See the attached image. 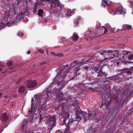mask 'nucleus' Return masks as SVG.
Masks as SVG:
<instances>
[{
	"label": "nucleus",
	"instance_id": "nucleus-33",
	"mask_svg": "<svg viewBox=\"0 0 133 133\" xmlns=\"http://www.w3.org/2000/svg\"><path fill=\"white\" fill-rule=\"evenodd\" d=\"M89 115L88 116L90 115V116H94V115H95L96 114V112L95 111H89Z\"/></svg>",
	"mask_w": 133,
	"mask_h": 133
},
{
	"label": "nucleus",
	"instance_id": "nucleus-26",
	"mask_svg": "<svg viewBox=\"0 0 133 133\" xmlns=\"http://www.w3.org/2000/svg\"><path fill=\"white\" fill-rule=\"evenodd\" d=\"M24 15L22 13H20L17 15V18L19 21L20 20H22L24 19Z\"/></svg>",
	"mask_w": 133,
	"mask_h": 133
},
{
	"label": "nucleus",
	"instance_id": "nucleus-2",
	"mask_svg": "<svg viewBox=\"0 0 133 133\" xmlns=\"http://www.w3.org/2000/svg\"><path fill=\"white\" fill-rule=\"evenodd\" d=\"M68 67H60L59 69V72L57 74V75L54 79L53 82L59 85H63L64 83V78L66 76V73L70 71L68 69Z\"/></svg>",
	"mask_w": 133,
	"mask_h": 133
},
{
	"label": "nucleus",
	"instance_id": "nucleus-46",
	"mask_svg": "<svg viewBox=\"0 0 133 133\" xmlns=\"http://www.w3.org/2000/svg\"><path fill=\"white\" fill-rule=\"evenodd\" d=\"M125 61L126 62H127V63H133V62H128V61Z\"/></svg>",
	"mask_w": 133,
	"mask_h": 133
},
{
	"label": "nucleus",
	"instance_id": "nucleus-20",
	"mask_svg": "<svg viewBox=\"0 0 133 133\" xmlns=\"http://www.w3.org/2000/svg\"><path fill=\"white\" fill-rule=\"evenodd\" d=\"M78 38V35L75 33H74L73 35L70 37V38L74 41H77Z\"/></svg>",
	"mask_w": 133,
	"mask_h": 133
},
{
	"label": "nucleus",
	"instance_id": "nucleus-24",
	"mask_svg": "<svg viewBox=\"0 0 133 133\" xmlns=\"http://www.w3.org/2000/svg\"><path fill=\"white\" fill-rule=\"evenodd\" d=\"M26 5L24 7V8L22 10V12L23 13H27L28 12V4L27 2H26Z\"/></svg>",
	"mask_w": 133,
	"mask_h": 133
},
{
	"label": "nucleus",
	"instance_id": "nucleus-4",
	"mask_svg": "<svg viewBox=\"0 0 133 133\" xmlns=\"http://www.w3.org/2000/svg\"><path fill=\"white\" fill-rule=\"evenodd\" d=\"M46 120H47L48 130L50 132L53 128L56 125V119L55 117L48 116V117L45 118Z\"/></svg>",
	"mask_w": 133,
	"mask_h": 133
},
{
	"label": "nucleus",
	"instance_id": "nucleus-28",
	"mask_svg": "<svg viewBox=\"0 0 133 133\" xmlns=\"http://www.w3.org/2000/svg\"><path fill=\"white\" fill-rule=\"evenodd\" d=\"M51 54L52 55L58 57H61L63 55V54L61 53L56 54L54 52H52Z\"/></svg>",
	"mask_w": 133,
	"mask_h": 133
},
{
	"label": "nucleus",
	"instance_id": "nucleus-34",
	"mask_svg": "<svg viewBox=\"0 0 133 133\" xmlns=\"http://www.w3.org/2000/svg\"><path fill=\"white\" fill-rule=\"evenodd\" d=\"M13 64V61H9L6 64L8 66H10L12 65Z\"/></svg>",
	"mask_w": 133,
	"mask_h": 133
},
{
	"label": "nucleus",
	"instance_id": "nucleus-32",
	"mask_svg": "<svg viewBox=\"0 0 133 133\" xmlns=\"http://www.w3.org/2000/svg\"><path fill=\"white\" fill-rule=\"evenodd\" d=\"M19 21V20L17 18H16L14 19L13 21L12 22V24L14 25L16 23H17L18 21Z\"/></svg>",
	"mask_w": 133,
	"mask_h": 133
},
{
	"label": "nucleus",
	"instance_id": "nucleus-17",
	"mask_svg": "<svg viewBox=\"0 0 133 133\" xmlns=\"http://www.w3.org/2000/svg\"><path fill=\"white\" fill-rule=\"evenodd\" d=\"M119 52L117 50H112V56L113 58L114 57L118 58V57Z\"/></svg>",
	"mask_w": 133,
	"mask_h": 133
},
{
	"label": "nucleus",
	"instance_id": "nucleus-36",
	"mask_svg": "<svg viewBox=\"0 0 133 133\" xmlns=\"http://www.w3.org/2000/svg\"><path fill=\"white\" fill-rule=\"evenodd\" d=\"M58 97L59 99L62 100L63 99L62 94L61 93H59L58 94Z\"/></svg>",
	"mask_w": 133,
	"mask_h": 133
},
{
	"label": "nucleus",
	"instance_id": "nucleus-44",
	"mask_svg": "<svg viewBox=\"0 0 133 133\" xmlns=\"http://www.w3.org/2000/svg\"><path fill=\"white\" fill-rule=\"evenodd\" d=\"M37 8V5L36 4H35L34 5V9H36Z\"/></svg>",
	"mask_w": 133,
	"mask_h": 133
},
{
	"label": "nucleus",
	"instance_id": "nucleus-55",
	"mask_svg": "<svg viewBox=\"0 0 133 133\" xmlns=\"http://www.w3.org/2000/svg\"><path fill=\"white\" fill-rule=\"evenodd\" d=\"M114 77H116V76H114Z\"/></svg>",
	"mask_w": 133,
	"mask_h": 133
},
{
	"label": "nucleus",
	"instance_id": "nucleus-13",
	"mask_svg": "<svg viewBox=\"0 0 133 133\" xmlns=\"http://www.w3.org/2000/svg\"><path fill=\"white\" fill-rule=\"evenodd\" d=\"M124 11L123 10V7L120 6L119 7L117 8L115 12L113 14L114 15L115 14L119 15L123 14L124 13Z\"/></svg>",
	"mask_w": 133,
	"mask_h": 133
},
{
	"label": "nucleus",
	"instance_id": "nucleus-19",
	"mask_svg": "<svg viewBox=\"0 0 133 133\" xmlns=\"http://www.w3.org/2000/svg\"><path fill=\"white\" fill-rule=\"evenodd\" d=\"M28 123V121L26 120H24L22 122V127H21L22 130H23L24 131V127H25L27 126Z\"/></svg>",
	"mask_w": 133,
	"mask_h": 133
},
{
	"label": "nucleus",
	"instance_id": "nucleus-51",
	"mask_svg": "<svg viewBox=\"0 0 133 133\" xmlns=\"http://www.w3.org/2000/svg\"><path fill=\"white\" fill-rule=\"evenodd\" d=\"M70 1H73L74 0H69Z\"/></svg>",
	"mask_w": 133,
	"mask_h": 133
},
{
	"label": "nucleus",
	"instance_id": "nucleus-9",
	"mask_svg": "<svg viewBox=\"0 0 133 133\" xmlns=\"http://www.w3.org/2000/svg\"><path fill=\"white\" fill-rule=\"evenodd\" d=\"M97 31L98 34L101 33L103 31L104 32V34H108L111 32L109 29H107L106 27L104 26H102L101 28L97 29Z\"/></svg>",
	"mask_w": 133,
	"mask_h": 133
},
{
	"label": "nucleus",
	"instance_id": "nucleus-25",
	"mask_svg": "<svg viewBox=\"0 0 133 133\" xmlns=\"http://www.w3.org/2000/svg\"><path fill=\"white\" fill-rule=\"evenodd\" d=\"M45 109V105L42 104V105H39L38 107V110L41 112L43 111Z\"/></svg>",
	"mask_w": 133,
	"mask_h": 133
},
{
	"label": "nucleus",
	"instance_id": "nucleus-21",
	"mask_svg": "<svg viewBox=\"0 0 133 133\" xmlns=\"http://www.w3.org/2000/svg\"><path fill=\"white\" fill-rule=\"evenodd\" d=\"M131 26L127 24H124L123 25V28L124 29L123 30L130 29L131 28ZM123 30V29L120 30L121 31Z\"/></svg>",
	"mask_w": 133,
	"mask_h": 133
},
{
	"label": "nucleus",
	"instance_id": "nucleus-22",
	"mask_svg": "<svg viewBox=\"0 0 133 133\" xmlns=\"http://www.w3.org/2000/svg\"><path fill=\"white\" fill-rule=\"evenodd\" d=\"M69 115L68 113H65L64 114L63 116V119L64 122L66 121L67 119H69Z\"/></svg>",
	"mask_w": 133,
	"mask_h": 133
},
{
	"label": "nucleus",
	"instance_id": "nucleus-29",
	"mask_svg": "<svg viewBox=\"0 0 133 133\" xmlns=\"http://www.w3.org/2000/svg\"><path fill=\"white\" fill-rule=\"evenodd\" d=\"M101 67H98L93 68V70H95V72L98 73L101 71Z\"/></svg>",
	"mask_w": 133,
	"mask_h": 133
},
{
	"label": "nucleus",
	"instance_id": "nucleus-3",
	"mask_svg": "<svg viewBox=\"0 0 133 133\" xmlns=\"http://www.w3.org/2000/svg\"><path fill=\"white\" fill-rule=\"evenodd\" d=\"M43 1H46L48 2L51 5V9L50 12L51 13H53L56 15L57 14L59 15V13H58V10L56 9L57 7L60 9H62L63 7V5L61 4L60 1L58 0H42Z\"/></svg>",
	"mask_w": 133,
	"mask_h": 133
},
{
	"label": "nucleus",
	"instance_id": "nucleus-53",
	"mask_svg": "<svg viewBox=\"0 0 133 133\" xmlns=\"http://www.w3.org/2000/svg\"><path fill=\"white\" fill-rule=\"evenodd\" d=\"M88 68L87 67H85V69H87Z\"/></svg>",
	"mask_w": 133,
	"mask_h": 133
},
{
	"label": "nucleus",
	"instance_id": "nucleus-31",
	"mask_svg": "<svg viewBox=\"0 0 133 133\" xmlns=\"http://www.w3.org/2000/svg\"><path fill=\"white\" fill-rule=\"evenodd\" d=\"M44 12L42 10L40 9L38 11V16H41V17L43 16V13Z\"/></svg>",
	"mask_w": 133,
	"mask_h": 133
},
{
	"label": "nucleus",
	"instance_id": "nucleus-12",
	"mask_svg": "<svg viewBox=\"0 0 133 133\" xmlns=\"http://www.w3.org/2000/svg\"><path fill=\"white\" fill-rule=\"evenodd\" d=\"M50 87H48L45 90H44L42 92V96H44L46 95L47 96H49L51 95L52 93L51 89H50Z\"/></svg>",
	"mask_w": 133,
	"mask_h": 133
},
{
	"label": "nucleus",
	"instance_id": "nucleus-56",
	"mask_svg": "<svg viewBox=\"0 0 133 133\" xmlns=\"http://www.w3.org/2000/svg\"><path fill=\"white\" fill-rule=\"evenodd\" d=\"M23 63H22V65H23Z\"/></svg>",
	"mask_w": 133,
	"mask_h": 133
},
{
	"label": "nucleus",
	"instance_id": "nucleus-49",
	"mask_svg": "<svg viewBox=\"0 0 133 133\" xmlns=\"http://www.w3.org/2000/svg\"><path fill=\"white\" fill-rule=\"evenodd\" d=\"M20 3V2H18V3H17V6H18V7H19V4Z\"/></svg>",
	"mask_w": 133,
	"mask_h": 133
},
{
	"label": "nucleus",
	"instance_id": "nucleus-1",
	"mask_svg": "<svg viewBox=\"0 0 133 133\" xmlns=\"http://www.w3.org/2000/svg\"><path fill=\"white\" fill-rule=\"evenodd\" d=\"M103 50H100L99 51L95 53L93 56L91 57L89 59L87 58L88 55L84 53L83 56L84 58V60L82 61L81 60H76L74 61V63L76 64L75 66L79 65L78 66H81L84 64L87 63V62H90V59H92L94 58H95L100 60V63L99 65V66H108V62L106 63L105 62V59L103 55Z\"/></svg>",
	"mask_w": 133,
	"mask_h": 133
},
{
	"label": "nucleus",
	"instance_id": "nucleus-7",
	"mask_svg": "<svg viewBox=\"0 0 133 133\" xmlns=\"http://www.w3.org/2000/svg\"><path fill=\"white\" fill-rule=\"evenodd\" d=\"M36 81L35 80H27L24 82V86L28 88H33L36 85Z\"/></svg>",
	"mask_w": 133,
	"mask_h": 133
},
{
	"label": "nucleus",
	"instance_id": "nucleus-30",
	"mask_svg": "<svg viewBox=\"0 0 133 133\" xmlns=\"http://www.w3.org/2000/svg\"><path fill=\"white\" fill-rule=\"evenodd\" d=\"M25 90L24 87H23L22 86L20 87L18 89V92L20 93H22Z\"/></svg>",
	"mask_w": 133,
	"mask_h": 133
},
{
	"label": "nucleus",
	"instance_id": "nucleus-41",
	"mask_svg": "<svg viewBox=\"0 0 133 133\" xmlns=\"http://www.w3.org/2000/svg\"><path fill=\"white\" fill-rule=\"evenodd\" d=\"M18 34V35L19 36H20L21 37H22L24 35L23 33L21 32H19Z\"/></svg>",
	"mask_w": 133,
	"mask_h": 133
},
{
	"label": "nucleus",
	"instance_id": "nucleus-5",
	"mask_svg": "<svg viewBox=\"0 0 133 133\" xmlns=\"http://www.w3.org/2000/svg\"><path fill=\"white\" fill-rule=\"evenodd\" d=\"M78 116H76L74 120H69L67 125V126L70 127L72 130H75V128L79 122L81 120L80 117L78 118Z\"/></svg>",
	"mask_w": 133,
	"mask_h": 133
},
{
	"label": "nucleus",
	"instance_id": "nucleus-18",
	"mask_svg": "<svg viewBox=\"0 0 133 133\" xmlns=\"http://www.w3.org/2000/svg\"><path fill=\"white\" fill-rule=\"evenodd\" d=\"M83 20L82 18L81 17H78V19L77 20H75V21H74L75 25L76 26H78L79 23L82 22Z\"/></svg>",
	"mask_w": 133,
	"mask_h": 133
},
{
	"label": "nucleus",
	"instance_id": "nucleus-58",
	"mask_svg": "<svg viewBox=\"0 0 133 133\" xmlns=\"http://www.w3.org/2000/svg\"><path fill=\"white\" fill-rule=\"evenodd\" d=\"M133 68V67H132Z\"/></svg>",
	"mask_w": 133,
	"mask_h": 133
},
{
	"label": "nucleus",
	"instance_id": "nucleus-38",
	"mask_svg": "<svg viewBox=\"0 0 133 133\" xmlns=\"http://www.w3.org/2000/svg\"><path fill=\"white\" fill-rule=\"evenodd\" d=\"M36 100L38 102H41V99L40 98V96H37L36 98Z\"/></svg>",
	"mask_w": 133,
	"mask_h": 133
},
{
	"label": "nucleus",
	"instance_id": "nucleus-45",
	"mask_svg": "<svg viewBox=\"0 0 133 133\" xmlns=\"http://www.w3.org/2000/svg\"><path fill=\"white\" fill-rule=\"evenodd\" d=\"M13 12L14 14H16L17 13V12L15 10H14V11H13Z\"/></svg>",
	"mask_w": 133,
	"mask_h": 133
},
{
	"label": "nucleus",
	"instance_id": "nucleus-16",
	"mask_svg": "<svg viewBox=\"0 0 133 133\" xmlns=\"http://www.w3.org/2000/svg\"><path fill=\"white\" fill-rule=\"evenodd\" d=\"M111 4V2L108 0H103L102 4V6L104 7H105L106 6H109L110 4Z\"/></svg>",
	"mask_w": 133,
	"mask_h": 133
},
{
	"label": "nucleus",
	"instance_id": "nucleus-50",
	"mask_svg": "<svg viewBox=\"0 0 133 133\" xmlns=\"http://www.w3.org/2000/svg\"><path fill=\"white\" fill-rule=\"evenodd\" d=\"M45 62H43V63H41V65H43V64H45Z\"/></svg>",
	"mask_w": 133,
	"mask_h": 133
},
{
	"label": "nucleus",
	"instance_id": "nucleus-40",
	"mask_svg": "<svg viewBox=\"0 0 133 133\" xmlns=\"http://www.w3.org/2000/svg\"><path fill=\"white\" fill-rule=\"evenodd\" d=\"M115 64H116L118 66H119L121 64V63H120L119 62L116 61L115 62Z\"/></svg>",
	"mask_w": 133,
	"mask_h": 133
},
{
	"label": "nucleus",
	"instance_id": "nucleus-43",
	"mask_svg": "<svg viewBox=\"0 0 133 133\" xmlns=\"http://www.w3.org/2000/svg\"><path fill=\"white\" fill-rule=\"evenodd\" d=\"M38 51L39 52H41L42 54L44 53V51L41 49H40Z\"/></svg>",
	"mask_w": 133,
	"mask_h": 133
},
{
	"label": "nucleus",
	"instance_id": "nucleus-37",
	"mask_svg": "<svg viewBox=\"0 0 133 133\" xmlns=\"http://www.w3.org/2000/svg\"><path fill=\"white\" fill-rule=\"evenodd\" d=\"M73 12L71 10H68L67 12V14H66V15H68L69 16H71V15H70V14L71 13H73Z\"/></svg>",
	"mask_w": 133,
	"mask_h": 133
},
{
	"label": "nucleus",
	"instance_id": "nucleus-27",
	"mask_svg": "<svg viewBox=\"0 0 133 133\" xmlns=\"http://www.w3.org/2000/svg\"><path fill=\"white\" fill-rule=\"evenodd\" d=\"M62 43L63 44H66L69 42V41L68 39L62 37Z\"/></svg>",
	"mask_w": 133,
	"mask_h": 133
},
{
	"label": "nucleus",
	"instance_id": "nucleus-35",
	"mask_svg": "<svg viewBox=\"0 0 133 133\" xmlns=\"http://www.w3.org/2000/svg\"><path fill=\"white\" fill-rule=\"evenodd\" d=\"M71 129V128L69 127H68L66 129L65 133H69L70 130Z\"/></svg>",
	"mask_w": 133,
	"mask_h": 133
},
{
	"label": "nucleus",
	"instance_id": "nucleus-52",
	"mask_svg": "<svg viewBox=\"0 0 133 133\" xmlns=\"http://www.w3.org/2000/svg\"><path fill=\"white\" fill-rule=\"evenodd\" d=\"M0 66L2 67V66H4L2 65H0Z\"/></svg>",
	"mask_w": 133,
	"mask_h": 133
},
{
	"label": "nucleus",
	"instance_id": "nucleus-8",
	"mask_svg": "<svg viewBox=\"0 0 133 133\" xmlns=\"http://www.w3.org/2000/svg\"><path fill=\"white\" fill-rule=\"evenodd\" d=\"M103 51L105 61L112 58V50H103Z\"/></svg>",
	"mask_w": 133,
	"mask_h": 133
},
{
	"label": "nucleus",
	"instance_id": "nucleus-54",
	"mask_svg": "<svg viewBox=\"0 0 133 133\" xmlns=\"http://www.w3.org/2000/svg\"><path fill=\"white\" fill-rule=\"evenodd\" d=\"M2 95V94H0V96H1Z\"/></svg>",
	"mask_w": 133,
	"mask_h": 133
},
{
	"label": "nucleus",
	"instance_id": "nucleus-57",
	"mask_svg": "<svg viewBox=\"0 0 133 133\" xmlns=\"http://www.w3.org/2000/svg\"><path fill=\"white\" fill-rule=\"evenodd\" d=\"M86 66H87V65H86Z\"/></svg>",
	"mask_w": 133,
	"mask_h": 133
},
{
	"label": "nucleus",
	"instance_id": "nucleus-6",
	"mask_svg": "<svg viewBox=\"0 0 133 133\" xmlns=\"http://www.w3.org/2000/svg\"><path fill=\"white\" fill-rule=\"evenodd\" d=\"M75 109H76L75 110L76 112V116H78V118L80 117L81 119H82V117L84 119V121H86V116L87 115V114L85 112H82L80 108L77 104H76L75 105H74Z\"/></svg>",
	"mask_w": 133,
	"mask_h": 133
},
{
	"label": "nucleus",
	"instance_id": "nucleus-14",
	"mask_svg": "<svg viewBox=\"0 0 133 133\" xmlns=\"http://www.w3.org/2000/svg\"><path fill=\"white\" fill-rule=\"evenodd\" d=\"M131 52L129 51H127V54L125 57V60L127 59L132 60L133 59V54L131 53Z\"/></svg>",
	"mask_w": 133,
	"mask_h": 133
},
{
	"label": "nucleus",
	"instance_id": "nucleus-15",
	"mask_svg": "<svg viewBox=\"0 0 133 133\" xmlns=\"http://www.w3.org/2000/svg\"><path fill=\"white\" fill-rule=\"evenodd\" d=\"M35 104L34 100L33 98H32L31 100V110L28 111L29 114L28 115L29 116H33V108L34 107L33 105Z\"/></svg>",
	"mask_w": 133,
	"mask_h": 133
},
{
	"label": "nucleus",
	"instance_id": "nucleus-42",
	"mask_svg": "<svg viewBox=\"0 0 133 133\" xmlns=\"http://www.w3.org/2000/svg\"><path fill=\"white\" fill-rule=\"evenodd\" d=\"M60 66H68V65H63V64H61V63H59V65Z\"/></svg>",
	"mask_w": 133,
	"mask_h": 133
},
{
	"label": "nucleus",
	"instance_id": "nucleus-48",
	"mask_svg": "<svg viewBox=\"0 0 133 133\" xmlns=\"http://www.w3.org/2000/svg\"><path fill=\"white\" fill-rule=\"evenodd\" d=\"M36 9H35L34 8V11H33V12H36Z\"/></svg>",
	"mask_w": 133,
	"mask_h": 133
},
{
	"label": "nucleus",
	"instance_id": "nucleus-23",
	"mask_svg": "<svg viewBox=\"0 0 133 133\" xmlns=\"http://www.w3.org/2000/svg\"><path fill=\"white\" fill-rule=\"evenodd\" d=\"M2 117L3 119V121L5 122L7 121L8 119V117L6 113L5 112L3 115Z\"/></svg>",
	"mask_w": 133,
	"mask_h": 133
},
{
	"label": "nucleus",
	"instance_id": "nucleus-11",
	"mask_svg": "<svg viewBox=\"0 0 133 133\" xmlns=\"http://www.w3.org/2000/svg\"><path fill=\"white\" fill-rule=\"evenodd\" d=\"M127 51L123 50L121 52H119L118 59H124V60H125L126 58L125 57L127 54Z\"/></svg>",
	"mask_w": 133,
	"mask_h": 133
},
{
	"label": "nucleus",
	"instance_id": "nucleus-39",
	"mask_svg": "<svg viewBox=\"0 0 133 133\" xmlns=\"http://www.w3.org/2000/svg\"><path fill=\"white\" fill-rule=\"evenodd\" d=\"M39 122L40 123H41L42 122V119H43L42 118V115L41 114L39 113Z\"/></svg>",
	"mask_w": 133,
	"mask_h": 133
},
{
	"label": "nucleus",
	"instance_id": "nucleus-10",
	"mask_svg": "<svg viewBox=\"0 0 133 133\" xmlns=\"http://www.w3.org/2000/svg\"><path fill=\"white\" fill-rule=\"evenodd\" d=\"M90 30L88 31L87 34H85L84 37H87L85 38L86 40L90 41L95 37L94 35H93L94 34L90 32Z\"/></svg>",
	"mask_w": 133,
	"mask_h": 133
},
{
	"label": "nucleus",
	"instance_id": "nucleus-47",
	"mask_svg": "<svg viewBox=\"0 0 133 133\" xmlns=\"http://www.w3.org/2000/svg\"><path fill=\"white\" fill-rule=\"evenodd\" d=\"M31 52L30 51H29L27 53L28 54H30Z\"/></svg>",
	"mask_w": 133,
	"mask_h": 133
}]
</instances>
